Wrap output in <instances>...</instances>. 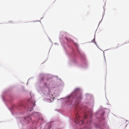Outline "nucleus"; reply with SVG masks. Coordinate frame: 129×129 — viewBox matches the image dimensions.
<instances>
[{"mask_svg":"<svg viewBox=\"0 0 129 129\" xmlns=\"http://www.w3.org/2000/svg\"><path fill=\"white\" fill-rule=\"evenodd\" d=\"M76 121V122H77V121Z\"/></svg>","mask_w":129,"mask_h":129,"instance_id":"6","label":"nucleus"},{"mask_svg":"<svg viewBox=\"0 0 129 129\" xmlns=\"http://www.w3.org/2000/svg\"><path fill=\"white\" fill-rule=\"evenodd\" d=\"M49 100L50 101H51V100L50 99H49Z\"/></svg>","mask_w":129,"mask_h":129,"instance_id":"4","label":"nucleus"},{"mask_svg":"<svg viewBox=\"0 0 129 129\" xmlns=\"http://www.w3.org/2000/svg\"><path fill=\"white\" fill-rule=\"evenodd\" d=\"M94 40H94V39H93V40H92V41H94Z\"/></svg>","mask_w":129,"mask_h":129,"instance_id":"3","label":"nucleus"},{"mask_svg":"<svg viewBox=\"0 0 129 129\" xmlns=\"http://www.w3.org/2000/svg\"><path fill=\"white\" fill-rule=\"evenodd\" d=\"M86 118V116H85V117L84 118Z\"/></svg>","mask_w":129,"mask_h":129,"instance_id":"2","label":"nucleus"},{"mask_svg":"<svg viewBox=\"0 0 129 129\" xmlns=\"http://www.w3.org/2000/svg\"><path fill=\"white\" fill-rule=\"evenodd\" d=\"M82 121V123L83 122V121Z\"/></svg>","mask_w":129,"mask_h":129,"instance_id":"5","label":"nucleus"},{"mask_svg":"<svg viewBox=\"0 0 129 129\" xmlns=\"http://www.w3.org/2000/svg\"><path fill=\"white\" fill-rule=\"evenodd\" d=\"M80 120L79 119V118L77 119V120L78 121H79V120Z\"/></svg>","mask_w":129,"mask_h":129,"instance_id":"1","label":"nucleus"}]
</instances>
